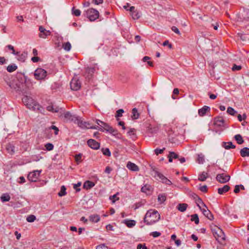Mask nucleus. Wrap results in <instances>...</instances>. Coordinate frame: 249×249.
I'll return each mask as SVG.
<instances>
[{"mask_svg":"<svg viewBox=\"0 0 249 249\" xmlns=\"http://www.w3.org/2000/svg\"><path fill=\"white\" fill-rule=\"evenodd\" d=\"M96 249H109L108 247L103 244L97 246Z\"/></svg>","mask_w":249,"mask_h":249,"instance_id":"obj_61","label":"nucleus"},{"mask_svg":"<svg viewBox=\"0 0 249 249\" xmlns=\"http://www.w3.org/2000/svg\"><path fill=\"white\" fill-rule=\"evenodd\" d=\"M230 176L224 173L219 174L216 177V180L221 183H225L229 181L230 179Z\"/></svg>","mask_w":249,"mask_h":249,"instance_id":"obj_10","label":"nucleus"},{"mask_svg":"<svg viewBox=\"0 0 249 249\" xmlns=\"http://www.w3.org/2000/svg\"><path fill=\"white\" fill-rule=\"evenodd\" d=\"M230 187L228 185H224L222 188H219L217 189L218 193L220 195H222L224 193H225L228 192L230 189Z\"/></svg>","mask_w":249,"mask_h":249,"instance_id":"obj_22","label":"nucleus"},{"mask_svg":"<svg viewBox=\"0 0 249 249\" xmlns=\"http://www.w3.org/2000/svg\"><path fill=\"white\" fill-rule=\"evenodd\" d=\"M188 207V204L186 203H179L177 206V209L181 212H185Z\"/></svg>","mask_w":249,"mask_h":249,"instance_id":"obj_29","label":"nucleus"},{"mask_svg":"<svg viewBox=\"0 0 249 249\" xmlns=\"http://www.w3.org/2000/svg\"><path fill=\"white\" fill-rule=\"evenodd\" d=\"M131 15L132 18L134 19H138L141 17V13L140 12H139L138 11H137V10H135Z\"/></svg>","mask_w":249,"mask_h":249,"instance_id":"obj_41","label":"nucleus"},{"mask_svg":"<svg viewBox=\"0 0 249 249\" xmlns=\"http://www.w3.org/2000/svg\"><path fill=\"white\" fill-rule=\"evenodd\" d=\"M36 217L34 215L31 214L27 216L26 220L28 222H33L36 220Z\"/></svg>","mask_w":249,"mask_h":249,"instance_id":"obj_49","label":"nucleus"},{"mask_svg":"<svg viewBox=\"0 0 249 249\" xmlns=\"http://www.w3.org/2000/svg\"><path fill=\"white\" fill-rule=\"evenodd\" d=\"M126 167L128 169L132 171H138L139 170L138 166L135 163L130 161L127 162Z\"/></svg>","mask_w":249,"mask_h":249,"instance_id":"obj_20","label":"nucleus"},{"mask_svg":"<svg viewBox=\"0 0 249 249\" xmlns=\"http://www.w3.org/2000/svg\"><path fill=\"white\" fill-rule=\"evenodd\" d=\"M210 110V107L206 106H204L203 107H202L201 108L198 110V113L200 116H204V115H206V112L207 111H209Z\"/></svg>","mask_w":249,"mask_h":249,"instance_id":"obj_19","label":"nucleus"},{"mask_svg":"<svg viewBox=\"0 0 249 249\" xmlns=\"http://www.w3.org/2000/svg\"><path fill=\"white\" fill-rule=\"evenodd\" d=\"M6 149L7 152L11 155H13L15 153V146L10 143L6 145Z\"/></svg>","mask_w":249,"mask_h":249,"instance_id":"obj_27","label":"nucleus"},{"mask_svg":"<svg viewBox=\"0 0 249 249\" xmlns=\"http://www.w3.org/2000/svg\"><path fill=\"white\" fill-rule=\"evenodd\" d=\"M169 161L172 162L173 159H177L178 158V155L174 152H170L168 155Z\"/></svg>","mask_w":249,"mask_h":249,"instance_id":"obj_31","label":"nucleus"},{"mask_svg":"<svg viewBox=\"0 0 249 249\" xmlns=\"http://www.w3.org/2000/svg\"><path fill=\"white\" fill-rule=\"evenodd\" d=\"M18 69V67L15 64L9 65L7 67V71L9 72H13Z\"/></svg>","mask_w":249,"mask_h":249,"instance_id":"obj_39","label":"nucleus"},{"mask_svg":"<svg viewBox=\"0 0 249 249\" xmlns=\"http://www.w3.org/2000/svg\"><path fill=\"white\" fill-rule=\"evenodd\" d=\"M150 190V186L149 185H144V186L142 187L141 188V191L142 192L146 193L147 191Z\"/></svg>","mask_w":249,"mask_h":249,"instance_id":"obj_56","label":"nucleus"},{"mask_svg":"<svg viewBox=\"0 0 249 249\" xmlns=\"http://www.w3.org/2000/svg\"><path fill=\"white\" fill-rule=\"evenodd\" d=\"M66 188L65 186L63 185L61 187L60 191L58 193V195L59 196H64L66 195Z\"/></svg>","mask_w":249,"mask_h":249,"instance_id":"obj_42","label":"nucleus"},{"mask_svg":"<svg viewBox=\"0 0 249 249\" xmlns=\"http://www.w3.org/2000/svg\"><path fill=\"white\" fill-rule=\"evenodd\" d=\"M197 206L201 210L204 216H205L208 219L210 220L213 219V216L210 210L208 209L207 206L206 207H201L198 203H197Z\"/></svg>","mask_w":249,"mask_h":249,"instance_id":"obj_9","label":"nucleus"},{"mask_svg":"<svg viewBox=\"0 0 249 249\" xmlns=\"http://www.w3.org/2000/svg\"><path fill=\"white\" fill-rule=\"evenodd\" d=\"M62 47L66 51H69L71 49V44L69 42H67L63 44Z\"/></svg>","mask_w":249,"mask_h":249,"instance_id":"obj_43","label":"nucleus"},{"mask_svg":"<svg viewBox=\"0 0 249 249\" xmlns=\"http://www.w3.org/2000/svg\"><path fill=\"white\" fill-rule=\"evenodd\" d=\"M205 161L204 156L202 153L197 155L196 161L199 164H203Z\"/></svg>","mask_w":249,"mask_h":249,"instance_id":"obj_36","label":"nucleus"},{"mask_svg":"<svg viewBox=\"0 0 249 249\" xmlns=\"http://www.w3.org/2000/svg\"><path fill=\"white\" fill-rule=\"evenodd\" d=\"M0 199L2 202L9 201L10 199V196L8 194H4L1 196Z\"/></svg>","mask_w":249,"mask_h":249,"instance_id":"obj_38","label":"nucleus"},{"mask_svg":"<svg viewBox=\"0 0 249 249\" xmlns=\"http://www.w3.org/2000/svg\"><path fill=\"white\" fill-rule=\"evenodd\" d=\"M40 171L35 170L29 173L28 175V179L32 182H36L38 179L40 174Z\"/></svg>","mask_w":249,"mask_h":249,"instance_id":"obj_8","label":"nucleus"},{"mask_svg":"<svg viewBox=\"0 0 249 249\" xmlns=\"http://www.w3.org/2000/svg\"><path fill=\"white\" fill-rule=\"evenodd\" d=\"M242 67L241 66L236 65V64H234L232 68V70L233 71H239L241 69Z\"/></svg>","mask_w":249,"mask_h":249,"instance_id":"obj_57","label":"nucleus"},{"mask_svg":"<svg viewBox=\"0 0 249 249\" xmlns=\"http://www.w3.org/2000/svg\"><path fill=\"white\" fill-rule=\"evenodd\" d=\"M94 185L95 183L94 182L88 180L84 183L83 187L87 190H89L92 188Z\"/></svg>","mask_w":249,"mask_h":249,"instance_id":"obj_26","label":"nucleus"},{"mask_svg":"<svg viewBox=\"0 0 249 249\" xmlns=\"http://www.w3.org/2000/svg\"><path fill=\"white\" fill-rule=\"evenodd\" d=\"M191 220L192 221H194L196 224H198L199 220L197 214H194L192 215Z\"/></svg>","mask_w":249,"mask_h":249,"instance_id":"obj_40","label":"nucleus"},{"mask_svg":"<svg viewBox=\"0 0 249 249\" xmlns=\"http://www.w3.org/2000/svg\"><path fill=\"white\" fill-rule=\"evenodd\" d=\"M212 232L215 239L218 242H221L225 240L224 232L220 228L216 227L215 229H212Z\"/></svg>","mask_w":249,"mask_h":249,"instance_id":"obj_3","label":"nucleus"},{"mask_svg":"<svg viewBox=\"0 0 249 249\" xmlns=\"http://www.w3.org/2000/svg\"><path fill=\"white\" fill-rule=\"evenodd\" d=\"M82 154L81 153H79L78 154H77L75 156V160L76 161L77 164H79L80 162L82 161Z\"/></svg>","mask_w":249,"mask_h":249,"instance_id":"obj_48","label":"nucleus"},{"mask_svg":"<svg viewBox=\"0 0 249 249\" xmlns=\"http://www.w3.org/2000/svg\"><path fill=\"white\" fill-rule=\"evenodd\" d=\"M150 235L155 238L160 236L161 235V233L156 231L151 232Z\"/></svg>","mask_w":249,"mask_h":249,"instance_id":"obj_55","label":"nucleus"},{"mask_svg":"<svg viewBox=\"0 0 249 249\" xmlns=\"http://www.w3.org/2000/svg\"><path fill=\"white\" fill-rule=\"evenodd\" d=\"M88 145L91 148L95 150H97L100 148V143L93 139H89L87 142Z\"/></svg>","mask_w":249,"mask_h":249,"instance_id":"obj_14","label":"nucleus"},{"mask_svg":"<svg viewBox=\"0 0 249 249\" xmlns=\"http://www.w3.org/2000/svg\"><path fill=\"white\" fill-rule=\"evenodd\" d=\"M199 190L202 192L206 193L207 192V186L203 185L199 187Z\"/></svg>","mask_w":249,"mask_h":249,"instance_id":"obj_62","label":"nucleus"},{"mask_svg":"<svg viewBox=\"0 0 249 249\" xmlns=\"http://www.w3.org/2000/svg\"><path fill=\"white\" fill-rule=\"evenodd\" d=\"M144 126L146 128L147 132L150 134L155 133L159 130L158 127L156 126H153L151 124H145Z\"/></svg>","mask_w":249,"mask_h":249,"instance_id":"obj_15","label":"nucleus"},{"mask_svg":"<svg viewBox=\"0 0 249 249\" xmlns=\"http://www.w3.org/2000/svg\"><path fill=\"white\" fill-rule=\"evenodd\" d=\"M46 76L47 71L42 68H37L35 71L34 76L35 79L37 80H43Z\"/></svg>","mask_w":249,"mask_h":249,"instance_id":"obj_6","label":"nucleus"},{"mask_svg":"<svg viewBox=\"0 0 249 249\" xmlns=\"http://www.w3.org/2000/svg\"><path fill=\"white\" fill-rule=\"evenodd\" d=\"M197 203L199 204V205L202 207H206V205L203 202L202 199L200 197H198L197 200H196V204L197 205Z\"/></svg>","mask_w":249,"mask_h":249,"instance_id":"obj_54","label":"nucleus"},{"mask_svg":"<svg viewBox=\"0 0 249 249\" xmlns=\"http://www.w3.org/2000/svg\"><path fill=\"white\" fill-rule=\"evenodd\" d=\"M95 69L94 67L87 68L86 70V72L88 74L87 77L90 78L92 74L94 73Z\"/></svg>","mask_w":249,"mask_h":249,"instance_id":"obj_33","label":"nucleus"},{"mask_svg":"<svg viewBox=\"0 0 249 249\" xmlns=\"http://www.w3.org/2000/svg\"><path fill=\"white\" fill-rule=\"evenodd\" d=\"M39 31L40 33L39 34L38 36L40 38H45L51 34V32L50 31L46 30L42 26H40L39 27Z\"/></svg>","mask_w":249,"mask_h":249,"instance_id":"obj_13","label":"nucleus"},{"mask_svg":"<svg viewBox=\"0 0 249 249\" xmlns=\"http://www.w3.org/2000/svg\"><path fill=\"white\" fill-rule=\"evenodd\" d=\"M158 200L160 203H163L166 200V195L165 194H159Z\"/></svg>","mask_w":249,"mask_h":249,"instance_id":"obj_35","label":"nucleus"},{"mask_svg":"<svg viewBox=\"0 0 249 249\" xmlns=\"http://www.w3.org/2000/svg\"><path fill=\"white\" fill-rule=\"evenodd\" d=\"M72 14L75 15L76 17H78L81 14V11L79 9H75L74 7H73L72 9Z\"/></svg>","mask_w":249,"mask_h":249,"instance_id":"obj_50","label":"nucleus"},{"mask_svg":"<svg viewBox=\"0 0 249 249\" xmlns=\"http://www.w3.org/2000/svg\"><path fill=\"white\" fill-rule=\"evenodd\" d=\"M164 150L165 148H163V149L157 148L155 150V153L157 155H158L159 154H161L162 153H163Z\"/></svg>","mask_w":249,"mask_h":249,"instance_id":"obj_60","label":"nucleus"},{"mask_svg":"<svg viewBox=\"0 0 249 249\" xmlns=\"http://www.w3.org/2000/svg\"><path fill=\"white\" fill-rule=\"evenodd\" d=\"M47 109L49 111L53 112H58L60 109V108L58 107H54L53 105H49L47 107Z\"/></svg>","mask_w":249,"mask_h":249,"instance_id":"obj_32","label":"nucleus"},{"mask_svg":"<svg viewBox=\"0 0 249 249\" xmlns=\"http://www.w3.org/2000/svg\"><path fill=\"white\" fill-rule=\"evenodd\" d=\"M51 128L54 130L55 135H57L58 134L59 129L56 126L53 125L51 126Z\"/></svg>","mask_w":249,"mask_h":249,"instance_id":"obj_64","label":"nucleus"},{"mask_svg":"<svg viewBox=\"0 0 249 249\" xmlns=\"http://www.w3.org/2000/svg\"><path fill=\"white\" fill-rule=\"evenodd\" d=\"M100 219V216L98 214H92L89 217V220L94 223H97L99 221Z\"/></svg>","mask_w":249,"mask_h":249,"instance_id":"obj_28","label":"nucleus"},{"mask_svg":"<svg viewBox=\"0 0 249 249\" xmlns=\"http://www.w3.org/2000/svg\"><path fill=\"white\" fill-rule=\"evenodd\" d=\"M88 128L93 129H98L100 131H104L103 128L101 127H100L98 126H91L89 124V127H88Z\"/></svg>","mask_w":249,"mask_h":249,"instance_id":"obj_59","label":"nucleus"},{"mask_svg":"<svg viewBox=\"0 0 249 249\" xmlns=\"http://www.w3.org/2000/svg\"><path fill=\"white\" fill-rule=\"evenodd\" d=\"M124 112V110L123 109H119L116 111L115 115L116 118L121 117L123 115V113Z\"/></svg>","mask_w":249,"mask_h":249,"instance_id":"obj_52","label":"nucleus"},{"mask_svg":"<svg viewBox=\"0 0 249 249\" xmlns=\"http://www.w3.org/2000/svg\"><path fill=\"white\" fill-rule=\"evenodd\" d=\"M118 195H119L118 192L116 194L109 196V199L112 201V203H114L116 200H118L119 199V197L117 196Z\"/></svg>","mask_w":249,"mask_h":249,"instance_id":"obj_44","label":"nucleus"},{"mask_svg":"<svg viewBox=\"0 0 249 249\" xmlns=\"http://www.w3.org/2000/svg\"><path fill=\"white\" fill-rule=\"evenodd\" d=\"M45 148L48 151H51L53 149V145L52 143H47L45 145Z\"/></svg>","mask_w":249,"mask_h":249,"instance_id":"obj_51","label":"nucleus"},{"mask_svg":"<svg viewBox=\"0 0 249 249\" xmlns=\"http://www.w3.org/2000/svg\"><path fill=\"white\" fill-rule=\"evenodd\" d=\"M240 154L242 157H249V148L246 147L241 149L240 151Z\"/></svg>","mask_w":249,"mask_h":249,"instance_id":"obj_24","label":"nucleus"},{"mask_svg":"<svg viewBox=\"0 0 249 249\" xmlns=\"http://www.w3.org/2000/svg\"><path fill=\"white\" fill-rule=\"evenodd\" d=\"M124 223L127 226L128 228H132L136 225V221L134 220H129V219H125L124 221Z\"/></svg>","mask_w":249,"mask_h":249,"instance_id":"obj_25","label":"nucleus"},{"mask_svg":"<svg viewBox=\"0 0 249 249\" xmlns=\"http://www.w3.org/2000/svg\"><path fill=\"white\" fill-rule=\"evenodd\" d=\"M71 88L72 90L77 91L81 88V83L76 78H73L70 83Z\"/></svg>","mask_w":249,"mask_h":249,"instance_id":"obj_12","label":"nucleus"},{"mask_svg":"<svg viewBox=\"0 0 249 249\" xmlns=\"http://www.w3.org/2000/svg\"><path fill=\"white\" fill-rule=\"evenodd\" d=\"M156 176L158 177L163 183L167 185L172 184L171 181L160 172H157L156 173Z\"/></svg>","mask_w":249,"mask_h":249,"instance_id":"obj_16","label":"nucleus"},{"mask_svg":"<svg viewBox=\"0 0 249 249\" xmlns=\"http://www.w3.org/2000/svg\"><path fill=\"white\" fill-rule=\"evenodd\" d=\"M64 117L66 121L72 122L74 123H76L79 116L72 114L70 112L68 111L64 113Z\"/></svg>","mask_w":249,"mask_h":249,"instance_id":"obj_7","label":"nucleus"},{"mask_svg":"<svg viewBox=\"0 0 249 249\" xmlns=\"http://www.w3.org/2000/svg\"><path fill=\"white\" fill-rule=\"evenodd\" d=\"M102 151L103 152V154L109 157L111 156V153L109 151V149L107 148H102Z\"/></svg>","mask_w":249,"mask_h":249,"instance_id":"obj_46","label":"nucleus"},{"mask_svg":"<svg viewBox=\"0 0 249 249\" xmlns=\"http://www.w3.org/2000/svg\"><path fill=\"white\" fill-rule=\"evenodd\" d=\"M160 219V214L155 210L150 209L148 210L144 218V222L146 225H150L158 222Z\"/></svg>","mask_w":249,"mask_h":249,"instance_id":"obj_1","label":"nucleus"},{"mask_svg":"<svg viewBox=\"0 0 249 249\" xmlns=\"http://www.w3.org/2000/svg\"><path fill=\"white\" fill-rule=\"evenodd\" d=\"M132 115L131 116V117L133 120L137 119L139 117V114L138 112V110L136 108H134L132 110Z\"/></svg>","mask_w":249,"mask_h":249,"instance_id":"obj_37","label":"nucleus"},{"mask_svg":"<svg viewBox=\"0 0 249 249\" xmlns=\"http://www.w3.org/2000/svg\"><path fill=\"white\" fill-rule=\"evenodd\" d=\"M18 56V60L21 62H24L26 60V58L27 56V53L25 52H23L22 53H20L19 52V54Z\"/></svg>","mask_w":249,"mask_h":249,"instance_id":"obj_23","label":"nucleus"},{"mask_svg":"<svg viewBox=\"0 0 249 249\" xmlns=\"http://www.w3.org/2000/svg\"><path fill=\"white\" fill-rule=\"evenodd\" d=\"M136 129L134 128H130L129 131L127 132V134L130 136H132V138H133L134 137H136Z\"/></svg>","mask_w":249,"mask_h":249,"instance_id":"obj_45","label":"nucleus"},{"mask_svg":"<svg viewBox=\"0 0 249 249\" xmlns=\"http://www.w3.org/2000/svg\"><path fill=\"white\" fill-rule=\"evenodd\" d=\"M81 183L78 182L77 184H74L73 188H74V189H75L76 190V191L77 192L80 191V189L78 188V187H80L81 186Z\"/></svg>","mask_w":249,"mask_h":249,"instance_id":"obj_63","label":"nucleus"},{"mask_svg":"<svg viewBox=\"0 0 249 249\" xmlns=\"http://www.w3.org/2000/svg\"><path fill=\"white\" fill-rule=\"evenodd\" d=\"M247 115L245 113H244L243 115H241V114H238L237 115V118L239 122H242L243 120H244L246 119Z\"/></svg>","mask_w":249,"mask_h":249,"instance_id":"obj_53","label":"nucleus"},{"mask_svg":"<svg viewBox=\"0 0 249 249\" xmlns=\"http://www.w3.org/2000/svg\"><path fill=\"white\" fill-rule=\"evenodd\" d=\"M86 16L90 21H93L99 18V13L95 9L90 8L86 11Z\"/></svg>","mask_w":249,"mask_h":249,"instance_id":"obj_4","label":"nucleus"},{"mask_svg":"<svg viewBox=\"0 0 249 249\" xmlns=\"http://www.w3.org/2000/svg\"><path fill=\"white\" fill-rule=\"evenodd\" d=\"M234 138L237 142V143L239 144H242L244 142L242 136L240 134L235 135Z\"/></svg>","mask_w":249,"mask_h":249,"instance_id":"obj_34","label":"nucleus"},{"mask_svg":"<svg viewBox=\"0 0 249 249\" xmlns=\"http://www.w3.org/2000/svg\"><path fill=\"white\" fill-rule=\"evenodd\" d=\"M222 147H223L224 148L227 150L230 149H234L236 147L235 145L233 144V143L231 142H223L222 143Z\"/></svg>","mask_w":249,"mask_h":249,"instance_id":"obj_21","label":"nucleus"},{"mask_svg":"<svg viewBox=\"0 0 249 249\" xmlns=\"http://www.w3.org/2000/svg\"><path fill=\"white\" fill-rule=\"evenodd\" d=\"M149 249L146 246L145 244H139L137 245V249Z\"/></svg>","mask_w":249,"mask_h":249,"instance_id":"obj_58","label":"nucleus"},{"mask_svg":"<svg viewBox=\"0 0 249 249\" xmlns=\"http://www.w3.org/2000/svg\"><path fill=\"white\" fill-rule=\"evenodd\" d=\"M22 102L29 109L35 110L36 109L39 110L42 108L40 106L35 100L32 97L25 95L22 99Z\"/></svg>","mask_w":249,"mask_h":249,"instance_id":"obj_2","label":"nucleus"},{"mask_svg":"<svg viewBox=\"0 0 249 249\" xmlns=\"http://www.w3.org/2000/svg\"><path fill=\"white\" fill-rule=\"evenodd\" d=\"M208 173L205 172H203L201 174L199 175L198 179L201 181H204L208 178Z\"/></svg>","mask_w":249,"mask_h":249,"instance_id":"obj_30","label":"nucleus"},{"mask_svg":"<svg viewBox=\"0 0 249 249\" xmlns=\"http://www.w3.org/2000/svg\"><path fill=\"white\" fill-rule=\"evenodd\" d=\"M224 122L222 117H217L214 118V124L218 126H224Z\"/></svg>","mask_w":249,"mask_h":249,"instance_id":"obj_18","label":"nucleus"},{"mask_svg":"<svg viewBox=\"0 0 249 249\" xmlns=\"http://www.w3.org/2000/svg\"><path fill=\"white\" fill-rule=\"evenodd\" d=\"M227 112L228 114L232 116L234 115L235 114L237 113L233 108L230 107H228Z\"/></svg>","mask_w":249,"mask_h":249,"instance_id":"obj_47","label":"nucleus"},{"mask_svg":"<svg viewBox=\"0 0 249 249\" xmlns=\"http://www.w3.org/2000/svg\"><path fill=\"white\" fill-rule=\"evenodd\" d=\"M9 86L11 88L14 89L17 91H20L23 93H24L23 87L25 86V83L15 81L10 83Z\"/></svg>","mask_w":249,"mask_h":249,"instance_id":"obj_5","label":"nucleus"},{"mask_svg":"<svg viewBox=\"0 0 249 249\" xmlns=\"http://www.w3.org/2000/svg\"><path fill=\"white\" fill-rule=\"evenodd\" d=\"M81 128H88L89 127V124L88 122L83 121L81 118L79 117L75 123Z\"/></svg>","mask_w":249,"mask_h":249,"instance_id":"obj_17","label":"nucleus"},{"mask_svg":"<svg viewBox=\"0 0 249 249\" xmlns=\"http://www.w3.org/2000/svg\"><path fill=\"white\" fill-rule=\"evenodd\" d=\"M101 127L103 128L104 131H106L107 132H109L114 135L117 134V131L116 129H114L112 127L109 126L106 123L102 122V125H101Z\"/></svg>","mask_w":249,"mask_h":249,"instance_id":"obj_11","label":"nucleus"}]
</instances>
